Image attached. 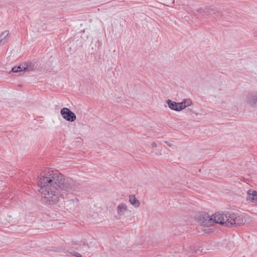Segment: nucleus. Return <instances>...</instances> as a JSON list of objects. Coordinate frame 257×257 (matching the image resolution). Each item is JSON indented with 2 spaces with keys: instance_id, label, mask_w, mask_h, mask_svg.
I'll use <instances>...</instances> for the list:
<instances>
[{
  "instance_id": "obj_17",
  "label": "nucleus",
  "mask_w": 257,
  "mask_h": 257,
  "mask_svg": "<svg viewBox=\"0 0 257 257\" xmlns=\"http://www.w3.org/2000/svg\"><path fill=\"white\" fill-rule=\"evenodd\" d=\"M72 254L76 257H82V255L77 252H74L72 253Z\"/></svg>"
},
{
  "instance_id": "obj_21",
  "label": "nucleus",
  "mask_w": 257,
  "mask_h": 257,
  "mask_svg": "<svg viewBox=\"0 0 257 257\" xmlns=\"http://www.w3.org/2000/svg\"><path fill=\"white\" fill-rule=\"evenodd\" d=\"M253 34H254V35L255 37H257V30L253 32Z\"/></svg>"
},
{
  "instance_id": "obj_1",
  "label": "nucleus",
  "mask_w": 257,
  "mask_h": 257,
  "mask_svg": "<svg viewBox=\"0 0 257 257\" xmlns=\"http://www.w3.org/2000/svg\"><path fill=\"white\" fill-rule=\"evenodd\" d=\"M38 186L43 200L56 204L61 198L79 190V185L71 178L65 177L57 170L48 169L41 174Z\"/></svg>"
},
{
  "instance_id": "obj_11",
  "label": "nucleus",
  "mask_w": 257,
  "mask_h": 257,
  "mask_svg": "<svg viewBox=\"0 0 257 257\" xmlns=\"http://www.w3.org/2000/svg\"><path fill=\"white\" fill-rule=\"evenodd\" d=\"M129 201L130 203L135 207H138L140 205V202L136 198L135 195H130L129 197Z\"/></svg>"
},
{
  "instance_id": "obj_16",
  "label": "nucleus",
  "mask_w": 257,
  "mask_h": 257,
  "mask_svg": "<svg viewBox=\"0 0 257 257\" xmlns=\"http://www.w3.org/2000/svg\"><path fill=\"white\" fill-rule=\"evenodd\" d=\"M17 67L19 68H18L19 72L26 71L25 64L21 65H20L19 66H17Z\"/></svg>"
},
{
  "instance_id": "obj_5",
  "label": "nucleus",
  "mask_w": 257,
  "mask_h": 257,
  "mask_svg": "<svg viewBox=\"0 0 257 257\" xmlns=\"http://www.w3.org/2000/svg\"><path fill=\"white\" fill-rule=\"evenodd\" d=\"M60 113L63 118L68 121L73 122L76 119V116L75 113L68 108L64 107L62 108Z\"/></svg>"
},
{
  "instance_id": "obj_8",
  "label": "nucleus",
  "mask_w": 257,
  "mask_h": 257,
  "mask_svg": "<svg viewBox=\"0 0 257 257\" xmlns=\"http://www.w3.org/2000/svg\"><path fill=\"white\" fill-rule=\"evenodd\" d=\"M247 103L252 107H257V93L248 96Z\"/></svg>"
},
{
  "instance_id": "obj_15",
  "label": "nucleus",
  "mask_w": 257,
  "mask_h": 257,
  "mask_svg": "<svg viewBox=\"0 0 257 257\" xmlns=\"http://www.w3.org/2000/svg\"><path fill=\"white\" fill-rule=\"evenodd\" d=\"M8 35L9 32L6 31L2 33V35L0 36V38H3V40L4 39H5L8 36Z\"/></svg>"
},
{
  "instance_id": "obj_22",
  "label": "nucleus",
  "mask_w": 257,
  "mask_h": 257,
  "mask_svg": "<svg viewBox=\"0 0 257 257\" xmlns=\"http://www.w3.org/2000/svg\"><path fill=\"white\" fill-rule=\"evenodd\" d=\"M84 245L87 247H88V245L87 243H85V242L83 243Z\"/></svg>"
},
{
  "instance_id": "obj_4",
  "label": "nucleus",
  "mask_w": 257,
  "mask_h": 257,
  "mask_svg": "<svg viewBox=\"0 0 257 257\" xmlns=\"http://www.w3.org/2000/svg\"><path fill=\"white\" fill-rule=\"evenodd\" d=\"M244 221V218L242 216L237 215L234 213L229 212L228 225L239 226L243 224Z\"/></svg>"
},
{
  "instance_id": "obj_19",
  "label": "nucleus",
  "mask_w": 257,
  "mask_h": 257,
  "mask_svg": "<svg viewBox=\"0 0 257 257\" xmlns=\"http://www.w3.org/2000/svg\"><path fill=\"white\" fill-rule=\"evenodd\" d=\"M165 143L169 147H172V144L170 143V142H168L167 141H165Z\"/></svg>"
},
{
  "instance_id": "obj_23",
  "label": "nucleus",
  "mask_w": 257,
  "mask_h": 257,
  "mask_svg": "<svg viewBox=\"0 0 257 257\" xmlns=\"http://www.w3.org/2000/svg\"><path fill=\"white\" fill-rule=\"evenodd\" d=\"M204 231H205V232L207 233L208 231L207 230H206V229H204Z\"/></svg>"
},
{
  "instance_id": "obj_24",
  "label": "nucleus",
  "mask_w": 257,
  "mask_h": 257,
  "mask_svg": "<svg viewBox=\"0 0 257 257\" xmlns=\"http://www.w3.org/2000/svg\"><path fill=\"white\" fill-rule=\"evenodd\" d=\"M3 41V38H2L1 39H0V43L2 42Z\"/></svg>"
},
{
  "instance_id": "obj_2",
  "label": "nucleus",
  "mask_w": 257,
  "mask_h": 257,
  "mask_svg": "<svg viewBox=\"0 0 257 257\" xmlns=\"http://www.w3.org/2000/svg\"><path fill=\"white\" fill-rule=\"evenodd\" d=\"M229 217V212H216L211 216L212 225L214 223H218L221 225L228 226Z\"/></svg>"
},
{
  "instance_id": "obj_9",
  "label": "nucleus",
  "mask_w": 257,
  "mask_h": 257,
  "mask_svg": "<svg viewBox=\"0 0 257 257\" xmlns=\"http://www.w3.org/2000/svg\"><path fill=\"white\" fill-rule=\"evenodd\" d=\"M214 10L212 8L204 7L198 9L197 12L201 15H207L210 14Z\"/></svg>"
},
{
  "instance_id": "obj_14",
  "label": "nucleus",
  "mask_w": 257,
  "mask_h": 257,
  "mask_svg": "<svg viewBox=\"0 0 257 257\" xmlns=\"http://www.w3.org/2000/svg\"><path fill=\"white\" fill-rule=\"evenodd\" d=\"M184 105H186V107L189 106L192 104V101L190 99H186L183 101Z\"/></svg>"
},
{
  "instance_id": "obj_13",
  "label": "nucleus",
  "mask_w": 257,
  "mask_h": 257,
  "mask_svg": "<svg viewBox=\"0 0 257 257\" xmlns=\"http://www.w3.org/2000/svg\"><path fill=\"white\" fill-rule=\"evenodd\" d=\"M178 111H181L183 109H184V108H186V105H184V104L183 103V101L181 102H179L178 103Z\"/></svg>"
},
{
  "instance_id": "obj_3",
  "label": "nucleus",
  "mask_w": 257,
  "mask_h": 257,
  "mask_svg": "<svg viewBox=\"0 0 257 257\" xmlns=\"http://www.w3.org/2000/svg\"><path fill=\"white\" fill-rule=\"evenodd\" d=\"M196 220L202 227H209L212 225L211 217L207 213H203L199 214L196 217Z\"/></svg>"
},
{
  "instance_id": "obj_20",
  "label": "nucleus",
  "mask_w": 257,
  "mask_h": 257,
  "mask_svg": "<svg viewBox=\"0 0 257 257\" xmlns=\"http://www.w3.org/2000/svg\"><path fill=\"white\" fill-rule=\"evenodd\" d=\"M151 145L153 147H156L157 146V144L155 143V142H153L152 144H151Z\"/></svg>"
},
{
  "instance_id": "obj_12",
  "label": "nucleus",
  "mask_w": 257,
  "mask_h": 257,
  "mask_svg": "<svg viewBox=\"0 0 257 257\" xmlns=\"http://www.w3.org/2000/svg\"><path fill=\"white\" fill-rule=\"evenodd\" d=\"M25 66L26 71H33L34 70V65L32 63L30 62L29 63L24 64Z\"/></svg>"
},
{
  "instance_id": "obj_10",
  "label": "nucleus",
  "mask_w": 257,
  "mask_h": 257,
  "mask_svg": "<svg viewBox=\"0 0 257 257\" xmlns=\"http://www.w3.org/2000/svg\"><path fill=\"white\" fill-rule=\"evenodd\" d=\"M167 103L169 106V107L175 111H178V102H176L175 101H173L171 100L168 99L167 100Z\"/></svg>"
},
{
  "instance_id": "obj_18",
  "label": "nucleus",
  "mask_w": 257,
  "mask_h": 257,
  "mask_svg": "<svg viewBox=\"0 0 257 257\" xmlns=\"http://www.w3.org/2000/svg\"><path fill=\"white\" fill-rule=\"evenodd\" d=\"M18 68H19L17 66H15L12 68V71L13 72H15V73L18 72H19Z\"/></svg>"
},
{
  "instance_id": "obj_7",
  "label": "nucleus",
  "mask_w": 257,
  "mask_h": 257,
  "mask_svg": "<svg viewBox=\"0 0 257 257\" xmlns=\"http://www.w3.org/2000/svg\"><path fill=\"white\" fill-rule=\"evenodd\" d=\"M246 200L252 203H257V192L252 189L247 190Z\"/></svg>"
},
{
  "instance_id": "obj_6",
  "label": "nucleus",
  "mask_w": 257,
  "mask_h": 257,
  "mask_svg": "<svg viewBox=\"0 0 257 257\" xmlns=\"http://www.w3.org/2000/svg\"><path fill=\"white\" fill-rule=\"evenodd\" d=\"M117 214L120 218L125 217L126 215H129L130 211L128 210L126 204L121 203L118 205L116 207Z\"/></svg>"
}]
</instances>
